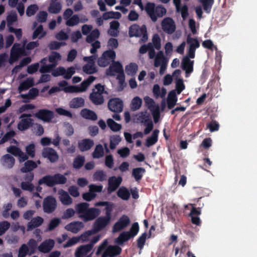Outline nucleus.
<instances>
[{
    "label": "nucleus",
    "instance_id": "f257e3e1",
    "mask_svg": "<svg viewBox=\"0 0 257 257\" xmlns=\"http://www.w3.org/2000/svg\"><path fill=\"white\" fill-rule=\"evenodd\" d=\"M187 55L182 62V68L187 74H190L193 70L194 61L190 58H194L195 56L196 50L200 47V43L196 38H192L190 34L188 35L186 40Z\"/></svg>",
    "mask_w": 257,
    "mask_h": 257
},
{
    "label": "nucleus",
    "instance_id": "f03ea898",
    "mask_svg": "<svg viewBox=\"0 0 257 257\" xmlns=\"http://www.w3.org/2000/svg\"><path fill=\"white\" fill-rule=\"evenodd\" d=\"M94 76H90L78 85H69L66 81H62L58 83L60 90L66 93H81L87 90L89 85L95 80Z\"/></svg>",
    "mask_w": 257,
    "mask_h": 257
},
{
    "label": "nucleus",
    "instance_id": "7ed1b4c3",
    "mask_svg": "<svg viewBox=\"0 0 257 257\" xmlns=\"http://www.w3.org/2000/svg\"><path fill=\"white\" fill-rule=\"evenodd\" d=\"M110 212H109V210H107L106 212V216L98 217L95 220L93 224V229L83 233L82 237H84L86 235H89V236H90L97 232L102 230L109 223L110 221Z\"/></svg>",
    "mask_w": 257,
    "mask_h": 257
},
{
    "label": "nucleus",
    "instance_id": "20e7f679",
    "mask_svg": "<svg viewBox=\"0 0 257 257\" xmlns=\"http://www.w3.org/2000/svg\"><path fill=\"white\" fill-rule=\"evenodd\" d=\"M61 59V56L57 52H52L49 57V59L44 58L41 61L42 64L40 69L41 73L49 72L53 68L55 67L59 61Z\"/></svg>",
    "mask_w": 257,
    "mask_h": 257
},
{
    "label": "nucleus",
    "instance_id": "39448f33",
    "mask_svg": "<svg viewBox=\"0 0 257 257\" xmlns=\"http://www.w3.org/2000/svg\"><path fill=\"white\" fill-rule=\"evenodd\" d=\"M139 225L138 222H134L128 231H123L115 238V242L118 244H122L130 238L136 236L139 231Z\"/></svg>",
    "mask_w": 257,
    "mask_h": 257
},
{
    "label": "nucleus",
    "instance_id": "423d86ee",
    "mask_svg": "<svg viewBox=\"0 0 257 257\" xmlns=\"http://www.w3.org/2000/svg\"><path fill=\"white\" fill-rule=\"evenodd\" d=\"M146 10L154 22L156 21L158 17H162L166 13V10L164 7L161 6L156 7L153 3H148Z\"/></svg>",
    "mask_w": 257,
    "mask_h": 257
},
{
    "label": "nucleus",
    "instance_id": "0eeeda50",
    "mask_svg": "<svg viewBox=\"0 0 257 257\" xmlns=\"http://www.w3.org/2000/svg\"><path fill=\"white\" fill-rule=\"evenodd\" d=\"M104 86L98 84L95 86L90 93L89 98L95 104H101L104 102L103 94H106Z\"/></svg>",
    "mask_w": 257,
    "mask_h": 257
},
{
    "label": "nucleus",
    "instance_id": "6e6552de",
    "mask_svg": "<svg viewBox=\"0 0 257 257\" xmlns=\"http://www.w3.org/2000/svg\"><path fill=\"white\" fill-rule=\"evenodd\" d=\"M144 99L145 105L152 112L155 122H157L160 114L159 106L149 96H145Z\"/></svg>",
    "mask_w": 257,
    "mask_h": 257
},
{
    "label": "nucleus",
    "instance_id": "1a4fd4ad",
    "mask_svg": "<svg viewBox=\"0 0 257 257\" xmlns=\"http://www.w3.org/2000/svg\"><path fill=\"white\" fill-rule=\"evenodd\" d=\"M129 35L132 37H142L141 41L145 42L148 40L147 29L145 26L139 27L137 25L131 26L129 29Z\"/></svg>",
    "mask_w": 257,
    "mask_h": 257
},
{
    "label": "nucleus",
    "instance_id": "9d476101",
    "mask_svg": "<svg viewBox=\"0 0 257 257\" xmlns=\"http://www.w3.org/2000/svg\"><path fill=\"white\" fill-rule=\"evenodd\" d=\"M115 52L113 50H107L104 51L97 61L98 64L100 67H106L115 58Z\"/></svg>",
    "mask_w": 257,
    "mask_h": 257
},
{
    "label": "nucleus",
    "instance_id": "9b49d317",
    "mask_svg": "<svg viewBox=\"0 0 257 257\" xmlns=\"http://www.w3.org/2000/svg\"><path fill=\"white\" fill-rule=\"evenodd\" d=\"M100 35L98 29L93 30L89 35L86 38L88 43H90L92 48L90 49L91 54L95 53L98 49L100 47V43L98 41L95 40Z\"/></svg>",
    "mask_w": 257,
    "mask_h": 257
},
{
    "label": "nucleus",
    "instance_id": "f8f14e48",
    "mask_svg": "<svg viewBox=\"0 0 257 257\" xmlns=\"http://www.w3.org/2000/svg\"><path fill=\"white\" fill-rule=\"evenodd\" d=\"M24 46L19 44H15L11 50L10 63H13L22 55H26L27 53L25 51Z\"/></svg>",
    "mask_w": 257,
    "mask_h": 257
},
{
    "label": "nucleus",
    "instance_id": "ddd939ff",
    "mask_svg": "<svg viewBox=\"0 0 257 257\" xmlns=\"http://www.w3.org/2000/svg\"><path fill=\"white\" fill-rule=\"evenodd\" d=\"M131 223V220L127 215L121 216L114 223L112 227L113 233L119 232L125 228Z\"/></svg>",
    "mask_w": 257,
    "mask_h": 257
},
{
    "label": "nucleus",
    "instance_id": "4468645a",
    "mask_svg": "<svg viewBox=\"0 0 257 257\" xmlns=\"http://www.w3.org/2000/svg\"><path fill=\"white\" fill-rule=\"evenodd\" d=\"M75 68L70 67L67 69L63 67H59L52 72L54 76H63L65 79H70L75 73Z\"/></svg>",
    "mask_w": 257,
    "mask_h": 257
},
{
    "label": "nucleus",
    "instance_id": "2eb2a0df",
    "mask_svg": "<svg viewBox=\"0 0 257 257\" xmlns=\"http://www.w3.org/2000/svg\"><path fill=\"white\" fill-rule=\"evenodd\" d=\"M95 58L93 56L83 58L84 61L87 62V63L82 68L84 72L91 74L97 71V68L95 65Z\"/></svg>",
    "mask_w": 257,
    "mask_h": 257
},
{
    "label": "nucleus",
    "instance_id": "dca6fc26",
    "mask_svg": "<svg viewBox=\"0 0 257 257\" xmlns=\"http://www.w3.org/2000/svg\"><path fill=\"white\" fill-rule=\"evenodd\" d=\"M7 152L18 157L19 161L20 163L23 162L28 159L27 155H26L20 148L17 146L11 145L7 148Z\"/></svg>",
    "mask_w": 257,
    "mask_h": 257
},
{
    "label": "nucleus",
    "instance_id": "f3484780",
    "mask_svg": "<svg viewBox=\"0 0 257 257\" xmlns=\"http://www.w3.org/2000/svg\"><path fill=\"white\" fill-rule=\"evenodd\" d=\"M161 26L163 31L168 34H172L176 30L175 23L171 18L164 19L162 21Z\"/></svg>",
    "mask_w": 257,
    "mask_h": 257
},
{
    "label": "nucleus",
    "instance_id": "a211bd4d",
    "mask_svg": "<svg viewBox=\"0 0 257 257\" xmlns=\"http://www.w3.org/2000/svg\"><path fill=\"white\" fill-rule=\"evenodd\" d=\"M100 211L99 209L91 208L88 209L84 213L80 214L79 217L86 222L94 219L99 215Z\"/></svg>",
    "mask_w": 257,
    "mask_h": 257
},
{
    "label": "nucleus",
    "instance_id": "6ab92c4d",
    "mask_svg": "<svg viewBox=\"0 0 257 257\" xmlns=\"http://www.w3.org/2000/svg\"><path fill=\"white\" fill-rule=\"evenodd\" d=\"M35 115L44 122H50L54 118V114L53 111L43 109L39 110Z\"/></svg>",
    "mask_w": 257,
    "mask_h": 257
},
{
    "label": "nucleus",
    "instance_id": "aec40b11",
    "mask_svg": "<svg viewBox=\"0 0 257 257\" xmlns=\"http://www.w3.org/2000/svg\"><path fill=\"white\" fill-rule=\"evenodd\" d=\"M109 109L113 112H120L123 109V103L121 100L115 98L111 99L108 103Z\"/></svg>",
    "mask_w": 257,
    "mask_h": 257
},
{
    "label": "nucleus",
    "instance_id": "412c9836",
    "mask_svg": "<svg viewBox=\"0 0 257 257\" xmlns=\"http://www.w3.org/2000/svg\"><path fill=\"white\" fill-rule=\"evenodd\" d=\"M56 207V201L52 197H48L44 201L43 208L45 212L51 213L53 212Z\"/></svg>",
    "mask_w": 257,
    "mask_h": 257
},
{
    "label": "nucleus",
    "instance_id": "4be33fe9",
    "mask_svg": "<svg viewBox=\"0 0 257 257\" xmlns=\"http://www.w3.org/2000/svg\"><path fill=\"white\" fill-rule=\"evenodd\" d=\"M30 114H23L21 115V120L18 123V128L19 130L22 131L29 128L32 124V120L30 118Z\"/></svg>",
    "mask_w": 257,
    "mask_h": 257
},
{
    "label": "nucleus",
    "instance_id": "5701e85b",
    "mask_svg": "<svg viewBox=\"0 0 257 257\" xmlns=\"http://www.w3.org/2000/svg\"><path fill=\"white\" fill-rule=\"evenodd\" d=\"M0 162L5 168L11 169L14 166L15 159L11 155L7 154L1 157Z\"/></svg>",
    "mask_w": 257,
    "mask_h": 257
},
{
    "label": "nucleus",
    "instance_id": "b1692460",
    "mask_svg": "<svg viewBox=\"0 0 257 257\" xmlns=\"http://www.w3.org/2000/svg\"><path fill=\"white\" fill-rule=\"evenodd\" d=\"M123 71V69L121 65L118 62H114L106 69V74L108 76H114L117 73H121Z\"/></svg>",
    "mask_w": 257,
    "mask_h": 257
},
{
    "label": "nucleus",
    "instance_id": "393cba45",
    "mask_svg": "<svg viewBox=\"0 0 257 257\" xmlns=\"http://www.w3.org/2000/svg\"><path fill=\"white\" fill-rule=\"evenodd\" d=\"M42 156L44 158H47L51 162L56 161L58 159L57 152L52 148H45L42 152Z\"/></svg>",
    "mask_w": 257,
    "mask_h": 257
},
{
    "label": "nucleus",
    "instance_id": "a878e982",
    "mask_svg": "<svg viewBox=\"0 0 257 257\" xmlns=\"http://www.w3.org/2000/svg\"><path fill=\"white\" fill-rule=\"evenodd\" d=\"M84 227V224L82 222L73 221L65 226V229L69 231L74 233H76L81 230Z\"/></svg>",
    "mask_w": 257,
    "mask_h": 257
},
{
    "label": "nucleus",
    "instance_id": "bb28decb",
    "mask_svg": "<svg viewBox=\"0 0 257 257\" xmlns=\"http://www.w3.org/2000/svg\"><path fill=\"white\" fill-rule=\"evenodd\" d=\"M121 250V248L118 246H108L102 255V257H113L114 256L119 254Z\"/></svg>",
    "mask_w": 257,
    "mask_h": 257
},
{
    "label": "nucleus",
    "instance_id": "cd10ccee",
    "mask_svg": "<svg viewBox=\"0 0 257 257\" xmlns=\"http://www.w3.org/2000/svg\"><path fill=\"white\" fill-rule=\"evenodd\" d=\"M122 179L120 177H112L108 180V192L110 193L114 191L121 182Z\"/></svg>",
    "mask_w": 257,
    "mask_h": 257
},
{
    "label": "nucleus",
    "instance_id": "c85d7f7f",
    "mask_svg": "<svg viewBox=\"0 0 257 257\" xmlns=\"http://www.w3.org/2000/svg\"><path fill=\"white\" fill-rule=\"evenodd\" d=\"M54 240L53 239H47L43 242L38 247V249L41 252L47 253L49 252L54 247Z\"/></svg>",
    "mask_w": 257,
    "mask_h": 257
},
{
    "label": "nucleus",
    "instance_id": "c756f323",
    "mask_svg": "<svg viewBox=\"0 0 257 257\" xmlns=\"http://www.w3.org/2000/svg\"><path fill=\"white\" fill-rule=\"evenodd\" d=\"M59 199L61 203L65 205H69L72 203V199L68 192L63 190L58 191Z\"/></svg>",
    "mask_w": 257,
    "mask_h": 257
},
{
    "label": "nucleus",
    "instance_id": "7c9ffc66",
    "mask_svg": "<svg viewBox=\"0 0 257 257\" xmlns=\"http://www.w3.org/2000/svg\"><path fill=\"white\" fill-rule=\"evenodd\" d=\"M92 248L91 244H86L78 247L75 253V257H82L87 254Z\"/></svg>",
    "mask_w": 257,
    "mask_h": 257
},
{
    "label": "nucleus",
    "instance_id": "2f4dec72",
    "mask_svg": "<svg viewBox=\"0 0 257 257\" xmlns=\"http://www.w3.org/2000/svg\"><path fill=\"white\" fill-rule=\"evenodd\" d=\"M37 22H35L33 23L34 28H36L32 36L33 39L36 38L41 39L47 34L46 32L44 31L43 26L41 25H39L38 27H37Z\"/></svg>",
    "mask_w": 257,
    "mask_h": 257
},
{
    "label": "nucleus",
    "instance_id": "473e14b6",
    "mask_svg": "<svg viewBox=\"0 0 257 257\" xmlns=\"http://www.w3.org/2000/svg\"><path fill=\"white\" fill-rule=\"evenodd\" d=\"M83 235V233L79 237H73L70 239L68 240V241L64 244V247H70L71 246H72L78 242H79L80 240H81L82 242L86 241L89 239V235H86L84 237H82V235Z\"/></svg>",
    "mask_w": 257,
    "mask_h": 257
},
{
    "label": "nucleus",
    "instance_id": "72a5a7b5",
    "mask_svg": "<svg viewBox=\"0 0 257 257\" xmlns=\"http://www.w3.org/2000/svg\"><path fill=\"white\" fill-rule=\"evenodd\" d=\"M94 145L93 141L90 139H83L78 142V148L82 151L89 150Z\"/></svg>",
    "mask_w": 257,
    "mask_h": 257
},
{
    "label": "nucleus",
    "instance_id": "f704fd0d",
    "mask_svg": "<svg viewBox=\"0 0 257 257\" xmlns=\"http://www.w3.org/2000/svg\"><path fill=\"white\" fill-rule=\"evenodd\" d=\"M177 102V97L176 90L171 91L168 95L167 99V106L168 108L171 109L176 104Z\"/></svg>",
    "mask_w": 257,
    "mask_h": 257
},
{
    "label": "nucleus",
    "instance_id": "c9c22d12",
    "mask_svg": "<svg viewBox=\"0 0 257 257\" xmlns=\"http://www.w3.org/2000/svg\"><path fill=\"white\" fill-rule=\"evenodd\" d=\"M119 23L118 21H113L110 23V28L108 34L112 36L116 37L119 34Z\"/></svg>",
    "mask_w": 257,
    "mask_h": 257
},
{
    "label": "nucleus",
    "instance_id": "e433bc0d",
    "mask_svg": "<svg viewBox=\"0 0 257 257\" xmlns=\"http://www.w3.org/2000/svg\"><path fill=\"white\" fill-rule=\"evenodd\" d=\"M167 63V60L164 56V53L162 51H159L155 56L154 59V66L156 67H159L160 65Z\"/></svg>",
    "mask_w": 257,
    "mask_h": 257
},
{
    "label": "nucleus",
    "instance_id": "4c0bfd02",
    "mask_svg": "<svg viewBox=\"0 0 257 257\" xmlns=\"http://www.w3.org/2000/svg\"><path fill=\"white\" fill-rule=\"evenodd\" d=\"M37 167V163L32 160H27L25 162L24 166L21 168V171L23 173H27L32 171Z\"/></svg>",
    "mask_w": 257,
    "mask_h": 257
},
{
    "label": "nucleus",
    "instance_id": "58836bf2",
    "mask_svg": "<svg viewBox=\"0 0 257 257\" xmlns=\"http://www.w3.org/2000/svg\"><path fill=\"white\" fill-rule=\"evenodd\" d=\"M84 105V99L81 97L73 98L69 102V106L72 108H78Z\"/></svg>",
    "mask_w": 257,
    "mask_h": 257
},
{
    "label": "nucleus",
    "instance_id": "ea45409f",
    "mask_svg": "<svg viewBox=\"0 0 257 257\" xmlns=\"http://www.w3.org/2000/svg\"><path fill=\"white\" fill-rule=\"evenodd\" d=\"M62 10V5L59 2H54L51 1L50 5L48 8V11L52 14H58Z\"/></svg>",
    "mask_w": 257,
    "mask_h": 257
},
{
    "label": "nucleus",
    "instance_id": "a19ab883",
    "mask_svg": "<svg viewBox=\"0 0 257 257\" xmlns=\"http://www.w3.org/2000/svg\"><path fill=\"white\" fill-rule=\"evenodd\" d=\"M166 89L165 88H160L158 84L154 85L153 88V93L154 96L156 98L159 97L163 98L166 94Z\"/></svg>",
    "mask_w": 257,
    "mask_h": 257
},
{
    "label": "nucleus",
    "instance_id": "79ce46f5",
    "mask_svg": "<svg viewBox=\"0 0 257 257\" xmlns=\"http://www.w3.org/2000/svg\"><path fill=\"white\" fill-rule=\"evenodd\" d=\"M43 222V219L40 216L33 218L31 221L28 223V230H31L34 228L38 227L41 225Z\"/></svg>",
    "mask_w": 257,
    "mask_h": 257
},
{
    "label": "nucleus",
    "instance_id": "37998d69",
    "mask_svg": "<svg viewBox=\"0 0 257 257\" xmlns=\"http://www.w3.org/2000/svg\"><path fill=\"white\" fill-rule=\"evenodd\" d=\"M18 0H9V4L12 7H16L21 16L24 14L25 6L22 3H18Z\"/></svg>",
    "mask_w": 257,
    "mask_h": 257
},
{
    "label": "nucleus",
    "instance_id": "c03bdc74",
    "mask_svg": "<svg viewBox=\"0 0 257 257\" xmlns=\"http://www.w3.org/2000/svg\"><path fill=\"white\" fill-rule=\"evenodd\" d=\"M81 115L86 119L96 120L97 119L96 114L92 110L85 108L83 109L80 112Z\"/></svg>",
    "mask_w": 257,
    "mask_h": 257
},
{
    "label": "nucleus",
    "instance_id": "a18cd8bd",
    "mask_svg": "<svg viewBox=\"0 0 257 257\" xmlns=\"http://www.w3.org/2000/svg\"><path fill=\"white\" fill-rule=\"evenodd\" d=\"M159 133V130H155L153 131L151 137L147 139L146 142V145L148 147L154 145L157 142Z\"/></svg>",
    "mask_w": 257,
    "mask_h": 257
},
{
    "label": "nucleus",
    "instance_id": "49530a36",
    "mask_svg": "<svg viewBox=\"0 0 257 257\" xmlns=\"http://www.w3.org/2000/svg\"><path fill=\"white\" fill-rule=\"evenodd\" d=\"M54 176H46L40 179L39 184H46L47 186H52L55 185Z\"/></svg>",
    "mask_w": 257,
    "mask_h": 257
},
{
    "label": "nucleus",
    "instance_id": "de8ad7c7",
    "mask_svg": "<svg viewBox=\"0 0 257 257\" xmlns=\"http://www.w3.org/2000/svg\"><path fill=\"white\" fill-rule=\"evenodd\" d=\"M34 82L33 78H28L27 80L23 81L20 84L18 89L19 92H21L23 90L28 89L30 87L34 85Z\"/></svg>",
    "mask_w": 257,
    "mask_h": 257
},
{
    "label": "nucleus",
    "instance_id": "09e8293b",
    "mask_svg": "<svg viewBox=\"0 0 257 257\" xmlns=\"http://www.w3.org/2000/svg\"><path fill=\"white\" fill-rule=\"evenodd\" d=\"M142 100L139 96H136L133 98L131 103V108L133 110L139 109L142 106Z\"/></svg>",
    "mask_w": 257,
    "mask_h": 257
},
{
    "label": "nucleus",
    "instance_id": "8fccbe9b",
    "mask_svg": "<svg viewBox=\"0 0 257 257\" xmlns=\"http://www.w3.org/2000/svg\"><path fill=\"white\" fill-rule=\"evenodd\" d=\"M26 153L27 156L29 158H33L35 156L36 149L35 146L34 144H31L27 146L25 148Z\"/></svg>",
    "mask_w": 257,
    "mask_h": 257
},
{
    "label": "nucleus",
    "instance_id": "3c124183",
    "mask_svg": "<svg viewBox=\"0 0 257 257\" xmlns=\"http://www.w3.org/2000/svg\"><path fill=\"white\" fill-rule=\"evenodd\" d=\"M121 16V14L119 12H108L103 14V18L105 20L110 19H119Z\"/></svg>",
    "mask_w": 257,
    "mask_h": 257
},
{
    "label": "nucleus",
    "instance_id": "603ef678",
    "mask_svg": "<svg viewBox=\"0 0 257 257\" xmlns=\"http://www.w3.org/2000/svg\"><path fill=\"white\" fill-rule=\"evenodd\" d=\"M107 123L111 130L113 132L119 131L121 128V125L120 124L115 122L111 118H108L107 120Z\"/></svg>",
    "mask_w": 257,
    "mask_h": 257
},
{
    "label": "nucleus",
    "instance_id": "864d4df0",
    "mask_svg": "<svg viewBox=\"0 0 257 257\" xmlns=\"http://www.w3.org/2000/svg\"><path fill=\"white\" fill-rule=\"evenodd\" d=\"M117 195L123 200H127L130 198V193L127 189L121 187L117 191Z\"/></svg>",
    "mask_w": 257,
    "mask_h": 257
},
{
    "label": "nucleus",
    "instance_id": "5fc2aeb1",
    "mask_svg": "<svg viewBox=\"0 0 257 257\" xmlns=\"http://www.w3.org/2000/svg\"><path fill=\"white\" fill-rule=\"evenodd\" d=\"M121 138L118 135H113L110 137V148L111 149H114L116 146L121 141Z\"/></svg>",
    "mask_w": 257,
    "mask_h": 257
},
{
    "label": "nucleus",
    "instance_id": "6e6d98bb",
    "mask_svg": "<svg viewBox=\"0 0 257 257\" xmlns=\"http://www.w3.org/2000/svg\"><path fill=\"white\" fill-rule=\"evenodd\" d=\"M125 70L128 75H134L138 70V65L135 63H130L125 67Z\"/></svg>",
    "mask_w": 257,
    "mask_h": 257
},
{
    "label": "nucleus",
    "instance_id": "4d7b16f0",
    "mask_svg": "<svg viewBox=\"0 0 257 257\" xmlns=\"http://www.w3.org/2000/svg\"><path fill=\"white\" fill-rule=\"evenodd\" d=\"M161 38L159 35H154L152 40V45L153 47H154L157 50H160L161 48Z\"/></svg>",
    "mask_w": 257,
    "mask_h": 257
},
{
    "label": "nucleus",
    "instance_id": "13d9d810",
    "mask_svg": "<svg viewBox=\"0 0 257 257\" xmlns=\"http://www.w3.org/2000/svg\"><path fill=\"white\" fill-rule=\"evenodd\" d=\"M79 23V17L77 15H74L67 20L66 25L72 27L77 25Z\"/></svg>",
    "mask_w": 257,
    "mask_h": 257
},
{
    "label": "nucleus",
    "instance_id": "bf43d9fd",
    "mask_svg": "<svg viewBox=\"0 0 257 257\" xmlns=\"http://www.w3.org/2000/svg\"><path fill=\"white\" fill-rule=\"evenodd\" d=\"M89 204L87 203H81L75 206L76 212L80 214L84 213L88 209Z\"/></svg>",
    "mask_w": 257,
    "mask_h": 257
},
{
    "label": "nucleus",
    "instance_id": "052dcab7",
    "mask_svg": "<svg viewBox=\"0 0 257 257\" xmlns=\"http://www.w3.org/2000/svg\"><path fill=\"white\" fill-rule=\"evenodd\" d=\"M61 222V219L58 218H55L50 220L48 227L46 231H51L57 227Z\"/></svg>",
    "mask_w": 257,
    "mask_h": 257
},
{
    "label": "nucleus",
    "instance_id": "680f3d73",
    "mask_svg": "<svg viewBox=\"0 0 257 257\" xmlns=\"http://www.w3.org/2000/svg\"><path fill=\"white\" fill-rule=\"evenodd\" d=\"M39 10V7L36 4L31 5L28 7L26 10V15L28 17L34 15Z\"/></svg>",
    "mask_w": 257,
    "mask_h": 257
},
{
    "label": "nucleus",
    "instance_id": "e2e57ef3",
    "mask_svg": "<svg viewBox=\"0 0 257 257\" xmlns=\"http://www.w3.org/2000/svg\"><path fill=\"white\" fill-rule=\"evenodd\" d=\"M38 94V90L35 88H33L30 90L29 93L26 94H21L22 98H27L28 99H34Z\"/></svg>",
    "mask_w": 257,
    "mask_h": 257
},
{
    "label": "nucleus",
    "instance_id": "0e129e2a",
    "mask_svg": "<svg viewBox=\"0 0 257 257\" xmlns=\"http://www.w3.org/2000/svg\"><path fill=\"white\" fill-rule=\"evenodd\" d=\"M144 172L145 170L144 169L137 168L133 170V175L136 180H139L141 179Z\"/></svg>",
    "mask_w": 257,
    "mask_h": 257
},
{
    "label": "nucleus",
    "instance_id": "69168bd1",
    "mask_svg": "<svg viewBox=\"0 0 257 257\" xmlns=\"http://www.w3.org/2000/svg\"><path fill=\"white\" fill-rule=\"evenodd\" d=\"M200 2L203 5L204 11L208 13H209L213 3V0H200Z\"/></svg>",
    "mask_w": 257,
    "mask_h": 257
},
{
    "label": "nucleus",
    "instance_id": "338daca9",
    "mask_svg": "<svg viewBox=\"0 0 257 257\" xmlns=\"http://www.w3.org/2000/svg\"><path fill=\"white\" fill-rule=\"evenodd\" d=\"M106 176L102 171L96 172L93 175V179L95 181H102L106 179Z\"/></svg>",
    "mask_w": 257,
    "mask_h": 257
},
{
    "label": "nucleus",
    "instance_id": "774afa93",
    "mask_svg": "<svg viewBox=\"0 0 257 257\" xmlns=\"http://www.w3.org/2000/svg\"><path fill=\"white\" fill-rule=\"evenodd\" d=\"M104 152L103 149L101 145L96 146L95 149L93 153L94 158H99L103 156Z\"/></svg>",
    "mask_w": 257,
    "mask_h": 257
}]
</instances>
